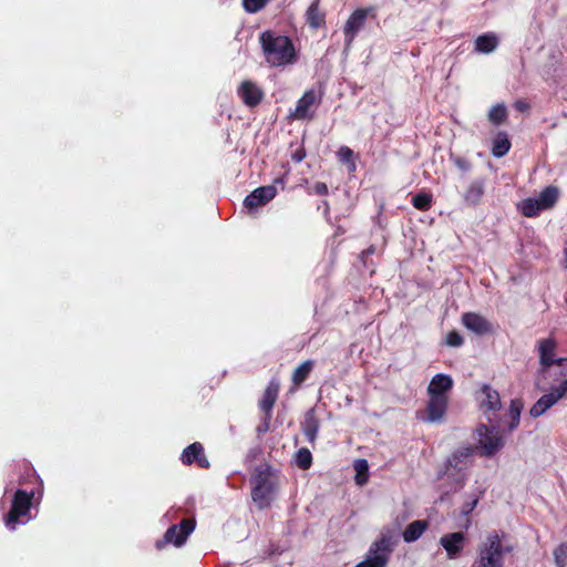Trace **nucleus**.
<instances>
[{"mask_svg":"<svg viewBox=\"0 0 567 567\" xmlns=\"http://www.w3.org/2000/svg\"><path fill=\"white\" fill-rule=\"evenodd\" d=\"M512 143L508 134L504 131L497 132L492 142V154L493 156L501 158L505 156L511 150Z\"/></svg>","mask_w":567,"mask_h":567,"instance_id":"5701e85b","label":"nucleus"},{"mask_svg":"<svg viewBox=\"0 0 567 567\" xmlns=\"http://www.w3.org/2000/svg\"><path fill=\"white\" fill-rule=\"evenodd\" d=\"M320 103L313 90L306 91L297 101L296 109L290 112L289 117L298 121H310L315 117V106Z\"/></svg>","mask_w":567,"mask_h":567,"instance_id":"9b49d317","label":"nucleus"},{"mask_svg":"<svg viewBox=\"0 0 567 567\" xmlns=\"http://www.w3.org/2000/svg\"><path fill=\"white\" fill-rule=\"evenodd\" d=\"M315 367L313 360H306L301 364H299L292 372L291 381L296 389L301 386V384L309 378Z\"/></svg>","mask_w":567,"mask_h":567,"instance_id":"a878e982","label":"nucleus"},{"mask_svg":"<svg viewBox=\"0 0 567 567\" xmlns=\"http://www.w3.org/2000/svg\"><path fill=\"white\" fill-rule=\"evenodd\" d=\"M484 182L482 179L473 181L464 194V200L470 205H477L485 192Z\"/></svg>","mask_w":567,"mask_h":567,"instance_id":"bb28decb","label":"nucleus"},{"mask_svg":"<svg viewBox=\"0 0 567 567\" xmlns=\"http://www.w3.org/2000/svg\"><path fill=\"white\" fill-rule=\"evenodd\" d=\"M450 159L462 172H468L472 168V163L464 156L451 153Z\"/></svg>","mask_w":567,"mask_h":567,"instance_id":"e433bc0d","label":"nucleus"},{"mask_svg":"<svg viewBox=\"0 0 567 567\" xmlns=\"http://www.w3.org/2000/svg\"><path fill=\"white\" fill-rule=\"evenodd\" d=\"M465 542L466 538L463 532L449 533L440 538V545L445 549L450 559H456L461 556Z\"/></svg>","mask_w":567,"mask_h":567,"instance_id":"a211bd4d","label":"nucleus"},{"mask_svg":"<svg viewBox=\"0 0 567 567\" xmlns=\"http://www.w3.org/2000/svg\"><path fill=\"white\" fill-rule=\"evenodd\" d=\"M476 447L473 445L461 446L453 451L444 463L443 475L454 491L461 489L467 481V471L474 462Z\"/></svg>","mask_w":567,"mask_h":567,"instance_id":"7ed1b4c3","label":"nucleus"},{"mask_svg":"<svg viewBox=\"0 0 567 567\" xmlns=\"http://www.w3.org/2000/svg\"><path fill=\"white\" fill-rule=\"evenodd\" d=\"M498 44V39L493 33H486L478 35L475 40V50L481 53H491L493 52Z\"/></svg>","mask_w":567,"mask_h":567,"instance_id":"cd10ccee","label":"nucleus"},{"mask_svg":"<svg viewBox=\"0 0 567 567\" xmlns=\"http://www.w3.org/2000/svg\"><path fill=\"white\" fill-rule=\"evenodd\" d=\"M476 504H477V499L473 501V503L470 505V508H467L465 511V513L472 512L474 509V507L476 506Z\"/></svg>","mask_w":567,"mask_h":567,"instance_id":"a18cd8bd","label":"nucleus"},{"mask_svg":"<svg viewBox=\"0 0 567 567\" xmlns=\"http://www.w3.org/2000/svg\"><path fill=\"white\" fill-rule=\"evenodd\" d=\"M488 121L495 125L499 126L507 121L508 113L505 104L498 103L491 107L487 114Z\"/></svg>","mask_w":567,"mask_h":567,"instance_id":"c756f323","label":"nucleus"},{"mask_svg":"<svg viewBox=\"0 0 567 567\" xmlns=\"http://www.w3.org/2000/svg\"><path fill=\"white\" fill-rule=\"evenodd\" d=\"M237 93L243 103L248 107H256L261 103L265 96L262 89L250 80L243 81Z\"/></svg>","mask_w":567,"mask_h":567,"instance_id":"f3484780","label":"nucleus"},{"mask_svg":"<svg viewBox=\"0 0 567 567\" xmlns=\"http://www.w3.org/2000/svg\"><path fill=\"white\" fill-rule=\"evenodd\" d=\"M550 394L556 399L557 402L563 399L567 394V379L564 380L559 385L553 388Z\"/></svg>","mask_w":567,"mask_h":567,"instance_id":"ea45409f","label":"nucleus"},{"mask_svg":"<svg viewBox=\"0 0 567 567\" xmlns=\"http://www.w3.org/2000/svg\"><path fill=\"white\" fill-rule=\"evenodd\" d=\"M429 523L423 519L413 520L404 529L402 536L405 543H413L417 540L422 534L427 529Z\"/></svg>","mask_w":567,"mask_h":567,"instance_id":"393cba45","label":"nucleus"},{"mask_svg":"<svg viewBox=\"0 0 567 567\" xmlns=\"http://www.w3.org/2000/svg\"><path fill=\"white\" fill-rule=\"evenodd\" d=\"M34 497V491L27 492L24 489H17L11 502L10 511L3 518L9 529L14 530L18 524H24L30 519V509Z\"/></svg>","mask_w":567,"mask_h":567,"instance_id":"423d86ee","label":"nucleus"},{"mask_svg":"<svg viewBox=\"0 0 567 567\" xmlns=\"http://www.w3.org/2000/svg\"><path fill=\"white\" fill-rule=\"evenodd\" d=\"M371 11H373V8H359L350 14L343 28L347 47L352 43L358 32L362 29Z\"/></svg>","mask_w":567,"mask_h":567,"instance_id":"ddd939ff","label":"nucleus"},{"mask_svg":"<svg viewBox=\"0 0 567 567\" xmlns=\"http://www.w3.org/2000/svg\"><path fill=\"white\" fill-rule=\"evenodd\" d=\"M514 107L522 113L528 112L530 109V105L525 100H517L514 103Z\"/></svg>","mask_w":567,"mask_h":567,"instance_id":"37998d69","label":"nucleus"},{"mask_svg":"<svg viewBox=\"0 0 567 567\" xmlns=\"http://www.w3.org/2000/svg\"><path fill=\"white\" fill-rule=\"evenodd\" d=\"M259 42L262 49L265 61L275 68L293 64L298 54L292 40L271 30L260 33Z\"/></svg>","mask_w":567,"mask_h":567,"instance_id":"f257e3e1","label":"nucleus"},{"mask_svg":"<svg viewBox=\"0 0 567 567\" xmlns=\"http://www.w3.org/2000/svg\"><path fill=\"white\" fill-rule=\"evenodd\" d=\"M337 155H338L340 162L346 163V164H351L353 168L355 167L354 159H353L354 153L350 147L341 146L339 148Z\"/></svg>","mask_w":567,"mask_h":567,"instance_id":"4c0bfd02","label":"nucleus"},{"mask_svg":"<svg viewBox=\"0 0 567 567\" xmlns=\"http://www.w3.org/2000/svg\"><path fill=\"white\" fill-rule=\"evenodd\" d=\"M312 190L316 195H319V196H326L329 193L328 186L323 182L315 183V185L312 186Z\"/></svg>","mask_w":567,"mask_h":567,"instance_id":"a19ab883","label":"nucleus"},{"mask_svg":"<svg viewBox=\"0 0 567 567\" xmlns=\"http://www.w3.org/2000/svg\"><path fill=\"white\" fill-rule=\"evenodd\" d=\"M251 498L259 509L268 508L278 491V472L269 464L257 466L250 477Z\"/></svg>","mask_w":567,"mask_h":567,"instance_id":"f03ea898","label":"nucleus"},{"mask_svg":"<svg viewBox=\"0 0 567 567\" xmlns=\"http://www.w3.org/2000/svg\"><path fill=\"white\" fill-rule=\"evenodd\" d=\"M432 203L433 198L430 193L421 192L414 195L412 198V205L414 206V208L422 212L429 210L432 207Z\"/></svg>","mask_w":567,"mask_h":567,"instance_id":"473e14b6","label":"nucleus"},{"mask_svg":"<svg viewBox=\"0 0 567 567\" xmlns=\"http://www.w3.org/2000/svg\"><path fill=\"white\" fill-rule=\"evenodd\" d=\"M195 526V518H183L179 524L168 527L162 539L156 540V549L162 550L167 544H173L176 547L182 546L193 533Z\"/></svg>","mask_w":567,"mask_h":567,"instance_id":"6e6552de","label":"nucleus"},{"mask_svg":"<svg viewBox=\"0 0 567 567\" xmlns=\"http://www.w3.org/2000/svg\"><path fill=\"white\" fill-rule=\"evenodd\" d=\"M374 252H375V246L374 245H370L367 249L362 250V252L360 255L361 261L365 265L368 258L370 256H372Z\"/></svg>","mask_w":567,"mask_h":567,"instance_id":"c03bdc74","label":"nucleus"},{"mask_svg":"<svg viewBox=\"0 0 567 567\" xmlns=\"http://www.w3.org/2000/svg\"><path fill=\"white\" fill-rule=\"evenodd\" d=\"M512 550V546L502 544L497 532H492L477 546V556L471 567H504V556Z\"/></svg>","mask_w":567,"mask_h":567,"instance_id":"20e7f679","label":"nucleus"},{"mask_svg":"<svg viewBox=\"0 0 567 567\" xmlns=\"http://www.w3.org/2000/svg\"><path fill=\"white\" fill-rule=\"evenodd\" d=\"M463 342V337L455 330H452L446 334V343L451 347H461Z\"/></svg>","mask_w":567,"mask_h":567,"instance_id":"58836bf2","label":"nucleus"},{"mask_svg":"<svg viewBox=\"0 0 567 567\" xmlns=\"http://www.w3.org/2000/svg\"><path fill=\"white\" fill-rule=\"evenodd\" d=\"M524 408L523 401L520 399H514L511 401L509 405V417L511 423L508 425V431H514L518 425L520 421V413Z\"/></svg>","mask_w":567,"mask_h":567,"instance_id":"7c9ffc66","label":"nucleus"},{"mask_svg":"<svg viewBox=\"0 0 567 567\" xmlns=\"http://www.w3.org/2000/svg\"><path fill=\"white\" fill-rule=\"evenodd\" d=\"M270 0H243L241 4L247 13H257L261 11Z\"/></svg>","mask_w":567,"mask_h":567,"instance_id":"f704fd0d","label":"nucleus"},{"mask_svg":"<svg viewBox=\"0 0 567 567\" xmlns=\"http://www.w3.org/2000/svg\"><path fill=\"white\" fill-rule=\"evenodd\" d=\"M453 379L449 374H435L427 385L429 395L449 396L447 393L453 388Z\"/></svg>","mask_w":567,"mask_h":567,"instance_id":"4be33fe9","label":"nucleus"},{"mask_svg":"<svg viewBox=\"0 0 567 567\" xmlns=\"http://www.w3.org/2000/svg\"><path fill=\"white\" fill-rule=\"evenodd\" d=\"M559 197L558 188L555 186L545 187L538 198L527 197L517 204L518 212L528 218L537 217L543 210L555 206Z\"/></svg>","mask_w":567,"mask_h":567,"instance_id":"0eeeda50","label":"nucleus"},{"mask_svg":"<svg viewBox=\"0 0 567 567\" xmlns=\"http://www.w3.org/2000/svg\"><path fill=\"white\" fill-rule=\"evenodd\" d=\"M556 399L549 393L542 395L535 404L530 408L529 414L533 417H539L543 415L548 409H550L554 404H556Z\"/></svg>","mask_w":567,"mask_h":567,"instance_id":"c85d7f7f","label":"nucleus"},{"mask_svg":"<svg viewBox=\"0 0 567 567\" xmlns=\"http://www.w3.org/2000/svg\"><path fill=\"white\" fill-rule=\"evenodd\" d=\"M276 194L277 189L275 186H260L246 196L244 205L249 209L258 208L270 202Z\"/></svg>","mask_w":567,"mask_h":567,"instance_id":"6ab92c4d","label":"nucleus"},{"mask_svg":"<svg viewBox=\"0 0 567 567\" xmlns=\"http://www.w3.org/2000/svg\"><path fill=\"white\" fill-rule=\"evenodd\" d=\"M279 390V381L276 379L270 380L258 402V408L264 413L262 424L258 427L259 432H266L269 430L272 410L278 400Z\"/></svg>","mask_w":567,"mask_h":567,"instance_id":"1a4fd4ad","label":"nucleus"},{"mask_svg":"<svg viewBox=\"0 0 567 567\" xmlns=\"http://www.w3.org/2000/svg\"><path fill=\"white\" fill-rule=\"evenodd\" d=\"M555 564L557 567H566L567 565V543H561L554 550Z\"/></svg>","mask_w":567,"mask_h":567,"instance_id":"c9c22d12","label":"nucleus"},{"mask_svg":"<svg viewBox=\"0 0 567 567\" xmlns=\"http://www.w3.org/2000/svg\"><path fill=\"white\" fill-rule=\"evenodd\" d=\"M477 434L480 436L478 443L483 449L482 455L492 456L504 445L503 436L496 426L481 424L477 427Z\"/></svg>","mask_w":567,"mask_h":567,"instance_id":"9d476101","label":"nucleus"},{"mask_svg":"<svg viewBox=\"0 0 567 567\" xmlns=\"http://www.w3.org/2000/svg\"><path fill=\"white\" fill-rule=\"evenodd\" d=\"M557 342L554 338H546L538 342L539 362L543 367L549 368L554 364L561 365L564 358L555 359Z\"/></svg>","mask_w":567,"mask_h":567,"instance_id":"aec40b11","label":"nucleus"},{"mask_svg":"<svg viewBox=\"0 0 567 567\" xmlns=\"http://www.w3.org/2000/svg\"><path fill=\"white\" fill-rule=\"evenodd\" d=\"M181 461L184 465L196 464L199 468L208 470L210 463L205 455V450L202 443L194 442L184 449Z\"/></svg>","mask_w":567,"mask_h":567,"instance_id":"dca6fc26","label":"nucleus"},{"mask_svg":"<svg viewBox=\"0 0 567 567\" xmlns=\"http://www.w3.org/2000/svg\"><path fill=\"white\" fill-rule=\"evenodd\" d=\"M320 0H315L307 9L306 20L310 28L317 30L326 23V14L319 9Z\"/></svg>","mask_w":567,"mask_h":567,"instance_id":"b1692460","label":"nucleus"},{"mask_svg":"<svg viewBox=\"0 0 567 567\" xmlns=\"http://www.w3.org/2000/svg\"><path fill=\"white\" fill-rule=\"evenodd\" d=\"M396 543L392 532L381 533L379 538L371 544L367 558L355 567H386Z\"/></svg>","mask_w":567,"mask_h":567,"instance_id":"39448f33","label":"nucleus"},{"mask_svg":"<svg viewBox=\"0 0 567 567\" xmlns=\"http://www.w3.org/2000/svg\"><path fill=\"white\" fill-rule=\"evenodd\" d=\"M296 465L300 470H309L312 465V454L309 449L301 447L296 452L295 455Z\"/></svg>","mask_w":567,"mask_h":567,"instance_id":"2f4dec72","label":"nucleus"},{"mask_svg":"<svg viewBox=\"0 0 567 567\" xmlns=\"http://www.w3.org/2000/svg\"><path fill=\"white\" fill-rule=\"evenodd\" d=\"M320 429V420L317 415L315 408L309 409L305 413L303 421L301 422V431L306 436L307 441L315 446Z\"/></svg>","mask_w":567,"mask_h":567,"instance_id":"412c9836","label":"nucleus"},{"mask_svg":"<svg viewBox=\"0 0 567 567\" xmlns=\"http://www.w3.org/2000/svg\"><path fill=\"white\" fill-rule=\"evenodd\" d=\"M462 323L467 330L477 336L493 334L495 332L494 324L477 312H464L462 315Z\"/></svg>","mask_w":567,"mask_h":567,"instance_id":"4468645a","label":"nucleus"},{"mask_svg":"<svg viewBox=\"0 0 567 567\" xmlns=\"http://www.w3.org/2000/svg\"><path fill=\"white\" fill-rule=\"evenodd\" d=\"M480 409L484 414L496 413L502 408L501 396L497 390L489 384H483L477 392Z\"/></svg>","mask_w":567,"mask_h":567,"instance_id":"2eb2a0df","label":"nucleus"},{"mask_svg":"<svg viewBox=\"0 0 567 567\" xmlns=\"http://www.w3.org/2000/svg\"><path fill=\"white\" fill-rule=\"evenodd\" d=\"M306 157V150L303 146L297 148L291 154V159L296 163H300Z\"/></svg>","mask_w":567,"mask_h":567,"instance_id":"79ce46f5","label":"nucleus"},{"mask_svg":"<svg viewBox=\"0 0 567 567\" xmlns=\"http://www.w3.org/2000/svg\"><path fill=\"white\" fill-rule=\"evenodd\" d=\"M449 406V396L429 395V400L419 419L427 423H437L444 420Z\"/></svg>","mask_w":567,"mask_h":567,"instance_id":"f8f14e48","label":"nucleus"},{"mask_svg":"<svg viewBox=\"0 0 567 567\" xmlns=\"http://www.w3.org/2000/svg\"><path fill=\"white\" fill-rule=\"evenodd\" d=\"M355 483L358 485H364L368 482V462L365 460H358L355 462Z\"/></svg>","mask_w":567,"mask_h":567,"instance_id":"72a5a7b5","label":"nucleus"}]
</instances>
